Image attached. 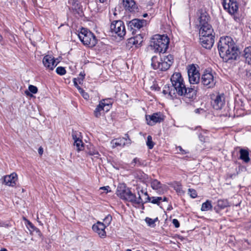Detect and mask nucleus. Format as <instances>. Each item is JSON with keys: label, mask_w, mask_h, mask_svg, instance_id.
<instances>
[{"label": "nucleus", "mask_w": 251, "mask_h": 251, "mask_svg": "<svg viewBox=\"0 0 251 251\" xmlns=\"http://www.w3.org/2000/svg\"><path fill=\"white\" fill-rule=\"evenodd\" d=\"M2 36L0 34V42L1 41H2Z\"/></svg>", "instance_id": "4d7b16f0"}, {"label": "nucleus", "mask_w": 251, "mask_h": 251, "mask_svg": "<svg viewBox=\"0 0 251 251\" xmlns=\"http://www.w3.org/2000/svg\"><path fill=\"white\" fill-rule=\"evenodd\" d=\"M198 16L199 27L209 24L208 22L209 20V17L206 12L202 10H199L198 12Z\"/></svg>", "instance_id": "f3484780"}, {"label": "nucleus", "mask_w": 251, "mask_h": 251, "mask_svg": "<svg viewBox=\"0 0 251 251\" xmlns=\"http://www.w3.org/2000/svg\"><path fill=\"white\" fill-rule=\"evenodd\" d=\"M112 218L110 215H108L104 219V225L106 226H108L111 223L112 221Z\"/></svg>", "instance_id": "72a5a7b5"}, {"label": "nucleus", "mask_w": 251, "mask_h": 251, "mask_svg": "<svg viewBox=\"0 0 251 251\" xmlns=\"http://www.w3.org/2000/svg\"><path fill=\"white\" fill-rule=\"evenodd\" d=\"M172 223L176 227L178 228V227H179V223L177 219H173Z\"/></svg>", "instance_id": "a19ab883"}, {"label": "nucleus", "mask_w": 251, "mask_h": 251, "mask_svg": "<svg viewBox=\"0 0 251 251\" xmlns=\"http://www.w3.org/2000/svg\"><path fill=\"white\" fill-rule=\"evenodd\" d=\"M25 94L27 95V96H31L32 95L29 92H28V91H25Z\"/></svg>", "instance_id": "09e8293b"}, {"label": "nucleus", "mask_w": 251, "mask_h": 251, "mask_svg": "<svg viewBox=\"0 0 251 251\" xmlns=\"http://www.w3.org/2000/svg\"><path fill=\"white\" fill-rule=\"evenodd\" d=\"M169 39L164 35L156 34L151 38L150 46L156 52H165L168 47Z\"/></svg>", "instance_id": "20e7f679"}, {"label": "nucleus", "mask_w": 251, "mask_h": 251, "mask_svg": "<svg viewBox=\"0 0 251 251\" xmlns=\"http://www.w3.org/2000/svg\"><path fill=\"white\" fill-rule=\"evenodd\" d=\"M212 208V205L211 201L207 200L205 202L202 204L201 210L202 211H207L211 209Z\"/></svg>", "instance_id": "c85d7f7f"}, {"label": "nucleus", "mask_w": 251, "mask_h": 251, "mask_svg": "<svg viewBox=\"0 0 251 251\" xmlns=\"http://www.w3.org/2000/svg\"><path fill=\"white\" fill-rule=\"evenodd\" d=\"M240 158L243 160L245 163H248L250 158L249 157V153L248 151L244 149L240 150Z\"/></svg>", "instance_id": "a878e982"}, {"label": "nucleus", "mask_w": 251, "mask_h": 251, "mask_svg": "<svg viewBox=\"0 0 251 251\" xmlns=\"http://www.w3.org/2000/svg\"><path fill=\"white\" fill-rule=\"evenodd\" d=\"M189 80L191 84H197L200 81V73L196 66L192 64L188 68Z\"/></svg>", "instance_id": "1a4fd4ad"}, {"label": "nucleus", "mask_w": 251, "mask_h": 251, "mask_svg": "<svg viewBox=\"0 0 251 251\" xmlns=\"http://www.w3.org/2000/svg\"><path fill=\"white\" fill-rule=\"evenodd\" d=\"M146 21L144 20L133 19L128 24V26L133 29H139L143 27Z\"/></svg>", "instance_id": "5701e85b"}, {"label": "nucleus", "mask_w": 251, "mask_h": 251, "mask_svg": "<svg viewBox=\"0 0 251 251\" xmlns=\"http://www.w3.org/2000/svg\"><path fill=\"white\" fill-rule=\"evenodd\" d=\"M163 116L160 113H155L152 115L146 116V120L149 125L152 126L157 123H160L163 120Z\"/></svg>", "instance_id": "4468645a"}, {"label": "nucleus", "mask_w": 251, "mask_h": 251, "mask_svg": "<svg viewBox=\"0 0 251 251\" xmlns=\"http://www.w3.org/2000/svg\"><path fill=\"white\" fill-rule=\"evenodd\" d=\"M123 4L125 9L130 12H134L137 8L134 0H123Z\"/></svg>", "instance_id": "4be33fe9"}, {"label": "nucleus", "mask_w": 251, "mask_h": 251, "mask_svg": "<svg viewBox=\"0 0 251 251\" xmlns=\"http://www.w3.org/2000/svg\"><path fill=\"white\" fill-rule=\"evenodd\" d=\"M42 62L44 67L48 70H53L57 65L54 57L50 55L45 56Z\"/></svg>", "instance_id": "f8f14e48"}, {"label": "nucleus", "mask_w": 251, "mask_h": 251, "mask_svg": "<svg viewBox=\"0 0 251 251\" xmlns=\"http://www.w3.org/2000/svg\"><path fill=\"white\" fill-rule=\"evenodd\" d=\"M150 182L151 183V187L152 189L156 191L158 194L163 193V185L161 182L156 179H150Z\"/></svg>", "instance_id": "6ab92c4d"}, {"label": "nucleus", "mask_w": 251, "mask_h": 251, "mask_svg": "<svg viewBox=\"0 0 251 251\" xmlns=\"http://www.w3.org/2000/svg\"><path fill=\"white\" fill-rule=\"evenodd\" d=\"M201 83L208 88H213L216 83V78L211 72H204L201 77Z\"/></svg>", "instance_id": "6e6552de"}, {"label": "nucleus", "mask_w": 251, "mask_h": 251, "mask_svg": "<svg viewBox=\"0 0 251 251\" xmlns=\"http://www.w3.org/2000/svg\"><path fill=\"white\" fill-rule=\"evenodd\" d=\"M211 105L215 109L220 110L222 108L225 104L223 95H213L211 96Z\"/></svg>", "instance_id": "9d476101"}, {"label": "nucleus", "mask_w": 251, "mask_h": 251, "mask_svg": "<svg viewBox=\"0 0 251 251\" xmlns=\"http://www.w3.org/2000/svg\"><path fill=\"white\" fill-rule=\"evenodd\" d=\"M167 198H166V197H164V198H163V201H167Z\"/></svg>", "instance_id": "6e6d98bb"}, {"label": "nucleus", "mask_w": 251, "mask_h": 251, "mask_svg": "<svg viewBox=\"0 0 251 251\" xmlns=\"http://www.w3.org/2000/svg\"><path fill=\"white\" fill-rule=\"evenodd\" d=\"M148 16V14L147 13H145V14H144L143 15V17H144V18H146Z\"/></svg>", "instance_id": "603ef678"}, {"label": "nucleus", "mask_w": 251, "mask_h": 251, "mask_svg": "<svg viewBox=\"0 0 251 251\" xmlns=\"http://www.w3.org/2000/svg\"><path fill=\"white\" fill-rule=\"evenodd\" d=\"M141 193L143 195V196L144 197L145 200H143V203L147 202L148 201H151V203L153 204H159L160 201L162 200L161 197H150L147 193V192H144L143 190L141 191Z\"/></svg>", "instance_id": "412c9836"}, {"label": "nucleus", "mask_w": 251, "mask_h": 251, "mask_svg": "<svg viewBox=\"0 0 251 251\" xmlns=\"http://www.w3.org/2000/svg\"><path fill=\"white\" fill-rule=\"evenodd\" d=\"M146 144L150 149H151L153 148L154 143L152 141V137L151 135L148 136Z\"/></svg>", "instance_id": "2f4dec72"}, {"label": "nucleus", "mask_w": 251, "mask_h": 251, "mask_svg": "<svg viewBox=\"0 0 251 251\" xmlns=\"http://www.w3.org/2000/svg\"><path fill=\"white\" fill-rule=\"evenodd\" d=\"M109 188H110L108 186H105V187H102L100 188L101 189H103V190H106L107 191L106 193L108 192V189H109Z\"/></svg>", "instance_id": "de8ad7c7"}, {"label": "nucleus", "mask_w": 251, "mask_h": 251, "mask_svg": "<svg viewBox=\"0 0 251 251\" xmlns=\"http://www.w3.org/2000/svg\"><path fill=\"white\" fill-rule=\"evenodd\" d=\"M130 164L131 165H132L133 166H140L143 165L144 162L140 158L135 157L132 160Z\"/></svg>", "instance_id": "c756f323"}, {"label": "nucleus", "mask_w": 251, "mask_h": 251, "mask_svg": "<svg viewBox=\"0 0 251 251\" xmlns=\"http://www.w3.org/2000/svg\"><path fill=\"white\" fill-rule=\"evenodd\" d=\"M73 139L74 140V146L76 148L78 151H82L84 149L83 143L81 139L76 138V136L73 135Z\"/></svg>", "instance_id": "393cba45"}, {"label": "nucleus", "mask_w": 251, "mask_h": 251, "mask_svg": "<svg viewBox=\"0 0 251 251\" xmlns=\"http://www.w3.org/2000/svg\"><path fill=\"white\" fill-rule=\"evenodd\" d=\"M100 2L103 3L106 0H98Z\"/></svg>", "instance_id": "5fc2aeb1"}, {"label": "nucleus", "mask_w": 251, "mask_h": 251, "mask_svg": "<svg viewBox=\"0 0 251 251\" xmlns=\"http://www.w3.org/2000/svg\"><path fill=\"white\" fill-rule=\"evenodd\" d=\"M202 109H196L195 110V112H196V113H200V111H202Z\"/></svg>", "instance_id": "8fccbe9b"}, {"label": "nucleus", "mask_w": 251, "mask_h": 251, "mask_svg": "<svg viewBox=\"0 0 251 251\" xmlns=\"http://www.w3.org/2000/svg\"><path fill=\"white\" fill-rule=\"evenodd\" d=\"M218 49L221 57L226 61L236 59L238 56L237 48L230 37H221L218 44Z\"/></svg>", "instance_id": "f03ea898"}, {"label": "nucleus", "mask_w": 251, "mask_h": 251, "mask_svg": "<svg viewBox=\"0 0 251 251\" xmlns=\"http://www.w3.org/2000/svg\"><path fill=\"white\" fill-rule=\"evenodd\" d=\"M70 3H72L73 4V8L75 10H77V9L80 8V4L79 3L78 1L77 0H71L70 1Z\"/></svg>", "instance_id": "473e14b6"}, {"label": "nucleus", "mask_w": 251, "mask_h": 251, "mask_svg": "<svg viewBox=\"0 0 251 251\" xmlns=\"http://www.w3.org/2000/svg\"><path fill=\"white\" fill-rule=\"evenodd\" d=\"M244 52L246 61L251 65V46L246 48Z\"/></svg>", "instance_id": "bb28decb"}, {"label": "nucleus", "mask_w": 251, "mask_h": 251, "mask_svg": "<svg viewBox=\"0 0 251 251\" xmlns=\"http://www.w3.org/2000/svg\"><path fill=\"white\" fill-rule=\"evenodd\" d=\"M80 75L81 76V77L79 78V80H81V81H83V78L85 76V74H83L82 73H80Z\"/></svg>", "instance_id": "a18cd8bd"}, {"label": "nucleus", "mask_w": 251, "mask_h": 251, "mask_svg": "<svg viewBox=\"0 0 251 251\" xmlns=\"http://www.w3.org/2000/svg\"><path fill=\"white\" fill-rule=\"evenodd\" d=\"M110 31L120 37H123L126 34V29L124 23L122 21H113L110 25Z\"/></svg>", "instance_id": "0eeeda50"}, {"label": "nucleus", "mask_w": 251, "mask_h": 251, "mask_svg": "<svg viewBox=\"0 0 251 251\" xmlns=\"http://www.w3.org/2000/svg\"><path fill=\"white\" fill-rule=\"evenodd\" d=\"M76 78H75L74 79V85L78 89V90H79V91H80L82 89L78 86V84L76 82Z\"/></svg>", "instance_id": "37998d69"}, {"label": "nucleus", "mask_w": 251, "mask_h": 251, "mask_svg": "<svg viewBox=\"0 0 251 251\" xmlns=\"http://www.w3.org/2000/svg\"><path fill=\"white\" fill-rule=\"evenodd\" d=\"M28 90L31 93L33 94H36L37 93L38 91V89L37 87L32 85H30L28 86Z\"/></svg>", "instance_id": "e433bc0d"}, {"label": "nucleus", "mask_w": 251, "mask_h": 251, "mask_svg": "<svg viewBox=\"0 0 251 251\" xmlns=\"http://www.w3.org/2000/svg\"><path fill=\"white\" fill-rule=\"evenodd\" d=\"M110 107V105L108 103H105L104 100L100 101L94 111L95 117L97 118L100 117L103 111H108Z\"/></svg>", "instance_id": "ddd939ff"}, {"label": "nucleus", "mask_w": 251, "mask_h": 251, "mask_svg": "<svg viewBox=\"0 0 251 251\" xmlns=\"http://www.w3.org/2000/svg\"><path fill=\"white\" fill-rule=\"evenodd\" d=\"M188 194L192 198H195L197 197V193L196 192V191L193 189H188Z\"/></svg>", "instance_id": "c9c22d12"}, {"label": "nucleus", "mask_w": 251, "mask_h": 251, "mask_svg": "<svg viewBox=\"0 0 251 251\" xmlns=\"http://www.w3.org/2000/svg\"><path fill=\"white\" fill-rule=\"evenodd\" d=\"M173 62L174 58L171 54L164 56L162 59L154 56L151 58V65L155 70L159 69L161 71H165L169 69Z\"/></svg>", "instance_id": "39448f33"}, {"label": "nucleus", "mask_w": 251, "mask_h": 251, "mask_svg": "<svg viewBox=\"0 0 251 251\" xmlns=\"http://www.w3.org/2000/svg\"><path fill=\"white\" fill-rule=\"evenodd\" d=\"M213 29L209 24L200 26V35L201 36L213 35Z\"/></svg>", "instance_id": "aec40b11"}, {"label": "nucleus", "mask_w": 251, "mask_h": 251, "mask_svg": "<svg viewBox=\"0 0 251 251\" xmlns=\"http://www.w3.org/2000/svg\"><path fill=\"white\" fill-rule=\"evenodd\" d=\"M217 206L219 208L222 209L229 206V204L227 200L221 199L217 201Z\"/></svg>", "instance_id": "cd10ccee"}, {"label": "nucleus", "mask_w": 251, "mask_h": 251, "mask_svg": "<svg viewBox=\"0 0 251 251\" xmlns=\"http://www.w3.org/2000/svg\"><path fill=\"white\" fill-rule=\"evenodd\" d=\"M146 222L148 224L149 226H154V223L153 222V219L150 218H146L145 219Z\"/></svg>", "instance_id": "58836bf2"}, {"label": "nucleus", "mask_w": 251, "mask_h": 251, "mask_svg": "<svg viewBox=\"0 0 251 251\" xmlns=\"http://www.w3.org/2000/svg\"><path fill=\"white\" fill-rule=\"evenodd\" d=\"M0 251H7V250L5 248H2L0 250Z\"/></svg>", "instance_id": "864d4df0"}, {"label": "nucleus", "mask_w": 251, "mask_h": 251, "mask_svg": "<svg viewBox=\"0 0 251 251\" xmlns=\"http://www.w3.org/2000/svg\"><path fill=\"white\" fill-rule=\"evenodd\" d=\"M153 221L154 223L155 224V222L158 221V218H156L154 219H153Z\"/></svg>", "instance_id": "3c124183"}, {"label": "nucleus", "mask_w": 251, "mask_h": 251, "mask_svg": "<svg viewBox=\"0 0 251 251\" xmlns=\"http://www.w3.org/2000/svg\"><path fill=\"white\" fill-rule=\"evenodd\" d=\"M177 149H178L179 151L181 152L182 154H185V151L182 149L180 146H179L177 148Z\"/></svg>", "instance_id": "c03bdc74"}, {"label": "nucleus", "mask_w": 251, "mask_h": 251, "mask_svg": "<svg viewBox=\"0 0 251 251\" xmlns=\"http://www.w3.org/2000/svg\"><path fill=\"white\" fill-rule=\"evenodd\" d=\"M80 40L85 45L94 47L97 43L95 35L87 29L82 28L78 34Z\"/></svg>", "instance_id": "423d86ee"}, {"label": "nucleus", "mask_w": 251, "mask_h": 251, "mask_svg": "<svg viewBox=\"0 0 251 251\" xmlns=\"http://www.w3.org/2000/svg\"><path fill=\"white\" fill-rule=\"evenodd\" d=\"M18 180V176L16 173H13L10 175L6 176L4 177V183L5 185L9 186H14Z\"/></svg>", "instance_id": "a211bd4d"}, {"label": "nucleus", "mask_w": 251, "mask_h": 251, "mask_svg": "<svg viewBox=\"0 0 251 251\" xmlns=\"http://www.w3.org/2000/svg\"><path fill=\"white\" fill-rule=\"evenodd\" d=\"M172 85H166L163 93L167 95L170 98H176L177 95L188 99H193L196 95L197 90L195 87L186 88L183 78L179 72L174 73L171 77Z\"/></svg>", "instance_id": "f257e3e1"}, {"label": "nucleus", "mask_w": 251, "mask_h": 251, "mask_svg": "<svg viewBox=\"0 0 251 251\" xmlns=\"http://www.w3.org/2000/svg\"><path fill=\"white\" fill-rule=\"evenodd\" d=\"M38 152L40 155H42L43 153V149L42 147L39 148L38 149Z\"/></svg>", "instance_id": "49530a36"}, {"label": "nucleus", "mask_w": 251, "mask_h": 251, "mask_svg": "<svg viewBox=\"0 0 251 251\" xmlns=\"http://www.w3.org/2000/svg\"><path fill=\"white\" fill-rule=\"evenodd\" d=\"M89 154L91 155H96V157H98V155H99V152L97 151H89Z\"/></svg>", "instance_id": "79ce46f5"}, {"label": "nucleus", "mask_w": 251, "mask_h": 251, "mask_svg": "<svg viewBox=\"0 0 251 251\" xmlns=\"http://www.w3.org/2000/svg\"><path fill=\"white\" fill-rule=\"evenodd\" d=\"M105 227L106 226L103 223L98 222L93 226L92 229L100 237H104L106 236Z\"/></svg>", "instance_id": "dca6fc26"}, {"label": "nucleus", "mask_w": 251, "mask_h": 251, "mask_svg": "<svg viewBox=\"0 0 251 251\" xmlns=\"http://www.w3.org/2000/svg\"><path fill=\"white\" fill-rule=\"evenodd\" d=\"M116 194L123 200L135 204L143 203V200L142 198L141 194L138 192V197H136L135 195L132 193L131 190L126 187L125 184H120L118 186Z\"/></svg>", "instance_id": "7ed1b4c3"}, {"label": "nucleus", "mask_w": 251, "mask_h": 251, "mask_svg": "<svg viewBox=\"0 0 251 251\" xmlns=\"http://www.w3.org/2000/svg\"><path fill=\"white\" fill-rule=\"evenodd\" d=\"M79 92L81 94L82 97L85 99L87 100L89 99V96L88 94L86 92H84V91L83 89H81L79 91Z\"/></svg>", "instance_id": "ea45409f"}, {"label": "nucleus", "mask_w": 251, "mask_h": 251, "mask_svg": "<svg viewBox=\"0 0 251 251\" xmlns=\"http://www.w3.org/2000/svg\"><path fill=\"white\" fill-rule=\"evenodd\" d=\"M200 41L203 48L210 49L212 47L214 43V36L213 35L201 36Z\"/></svg>", "instance_id": "2eb2a0df"}, {"label": "nucleus", "mask_w": 251, "mask_h": 251, "mask_svg": "<svg viewBox=\"0 0 251 251\" xmlns=\"http://www.w3.org/2000/svg\"><path fill=\"white\" fill-rule=\"evenodd\" d=\"M131 141L127 134L125 135V137L115 139L111 141L112 148H116L118 146L124 147L131 144Z\"/></svg>", "instance_id": "9b49d317"}, {"label": "nucleus", "mask_w": 251, "mask_h": 251, "mask_svg": "<svg viewBox=\"0 0 251 251\" xmlns=\"http://www.w3.org/2000/svg\"><path fill=\"white\" fill-rule=\"evenodd\" d=\"M23 219L25 221V225L27 226V228L29 229L30 231L32 232L36 229V227L33 225V224L30 221L27 220L25 217H24Z\"/></svg>", "instance_id": "7c9ffc66"}, {"label": "nucleus", "mask_w": 251, "mask_h": 251, "mask_svg": "<svg viewBox=\"0 0 251 251\" xmlns=\"http://www.w3.org/2000/svg\"><path fill=\"white\" fill-rule=\"evenodd\" d=\"M56 72L60 75H63L66 73V70L64 67H58L56 69Z\"/></svg>", "instance_id": "f704fd0d"}, {"label": "nucleus", "mask_w": 251, "mask_h": 251, "mask_svg": "<svg viewBox=\"0 0 251 251\" xmlns=\"http://www.w3.org/2000/svg\"><path fill=\"white\" fill-rule=\"evenodd\" d=\"M140 179H142V181L145 183L148 182L149 180L148 175L143 173L141 174V177Z\"/></svg>", "instance_id": "4c0bfd02"}, {"label": "nucleus", "mask_w": 251, "mask_h": 251, "mask_svg": "<svg viewBox=\"0 0 251 251\" xmlns=\"http://www.w3.org/2000/svg\"><path fill=\"white\" fill-rule=\"evenodd\" d=\"M142 42V38L140 36H136L129 39L128 44L134 45L136 47H138L141 45Z\"/></svg>", "instance_id": "b1692460"}, {"label": "nucleus", "mask_w": 251, "mask_h": 251, "mask_svg": "<svg viewBox=\"0 0 251 251\" xmlns=\"http://www.w3.org/2000/svg\"><path fill=\"white\" fill-rule=\"evenodd\" d=\"M126 251H131V250L130 249H127Z\"/></svg>", "instance_id": "13d9d810"}]
</instances>
